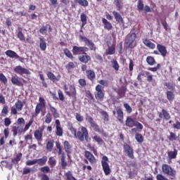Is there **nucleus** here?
Returning <instances> with one entry per match:
<instances>
[{"label":"nucleus","instance_id":"nucleus-26","mask_svg":"<svg viewBox=\"0 0 180 180\" xmlns=\"http://www.w3.org/2000/svg\"><path fill=\"white\" fill-rule=\"evenodd\" d=\"M117 119L119 120L120 123H123V111H122V109H118L117 110Z\"/></svg>","mask_w":180,"mask_h":180},{"label":"nucleus","instance_id":"nucleus-58","mask_svg":"<svg viewBox=\"0 0 180 180\" xmlns=\"http://www.w3.org/2000/svg\"><path fill=\"white\" fill-rule=\"evenodd\" d=\"M31 169L28 167H25L22 171L23 175H27V174H30Z\"/></svg>","mask_w":180,"mask_h":180},{"label":"nucleus","instance_id":"nucleus-10","mask_svg":"<svg viewBox=\"0 0 180 180\" xmlns=\"http://www.w3.org/2000/svg\"><path fill=\"white\" fill-rule=\"evenodd\" d=\"M103 169L105 175H109L112 172L110 167H109V163L107 162H101Z\"/></svg>","mask_w":180,"mask_h":180},{"label":"nucleus","instance_id":"nucleus-55","mask_svg":"<svg viewBox=\"0 0 180 180\" xmlns=\"http://www.w3.org/2000/svg\"><path fill=\"white\" fill-rule=\"evenodd\" d=\"M18 37L20 39V40L23 41L25 40V35H23V33H22V31H19L18 33Z\"/></svg>","mask_w":180,"mask_h":180},{"label":"nucleus","instance_id":"nucleus-13","mask_svg":"<svg viewBox=\"0 0 180 180\" xmlns=\"http://www.w3.org/2000/svg\"><path fill=\"white\" fill-rule=\"evenodd\" d=\"M39 49H41L42 51H46V49H47V44L44 38H39Z\"/></svg>","mask_w":180,"mask_h":180},{"label":"nucleus","instance_id":"nucleus-27","mask_svg":"<svg viewBox=\"0 0 180 180\" xmlns=\"http://www.w3.org/2000/svg\"><path fill=\"white\" fill-rule=\"evenodd\" d=\"M115 45H112L111 46H109L108 49L106 50V54L107 56H112V54H115Z\"/></svg>","mask_w":180,"mask_h":180},{"label":"nucleus","instance_id":"nucleus-48","mask_svg":"<svg viewBox=\"0 0 180 180\" xmlns=\"http://www.w3.org/2000/svg\"><path fill=\"white\" fill-rule=\"evenodd\" d=\"M64 53L65 54L66 57H68V58H73L72 53L68 50V49H65L64 50Z\"/></svg>","mask_w":180,"mask_h":180},{"label":"nucleus","instance_id":"nucleus-54","mask_svg":"<svg viewBox=\"0 0 180 180\" xmlns=\"http://www.w3.org/2000/svg\"><path fill=\"white\" fill-rule=\"evenodd\" d=\"M32 124H33V120H30V122L25 125L24 128V131H27V130H29V127H30Z\"/></svg>","mask_w":180,"mask_h":180},{"label":"nucleus","instance_id":"nucleus-12","mask_svg":"<svg viewBox=\"0 0 180 180\" xmlns=\"http://www.w3.org/2000/svg\"><path fill=\"white\" fill-rule=\"evenodd\" d=\"M6 56H7L8 57H10V58H19L18 54L12 50L6 51Z\"/></svg>","mask_w":180,"mask_h":180},{"label":"nucleus","instance_id":"nucleus-22","mask_svg":"<svg viewBox=\"0 0 180 180\" xmlns=\"http://www.w3.org/2000/svg\"><path fill=\"white\" fill-rule=\"evenodd\" d=\"M136 123V121L134 119H132L130 117H128L126 120V126H128L129 127H133L134 126V124Z\"/></svg>","mask_w":180,"mask_h":180},{"label":"nucleus","instance_id":"nucleus-3","mask_svg":"<svg viewBox=\"0 0 180 180\" xmlns=\"http://www.w3.org/2000/svg\"><path fill=\"white\" fill-rule=\"evenodd\" d=\"M162 169L163 174H165L166 175H169V176L174 177L175 175H176V171H175V169H172L171 166L167 164L162 165Z\"/></svg>","mask_w":180,"mask_h":180},{"label":"nucleus","instance_id":"nucleus-19","mask_svg":"<svg viewBox=\"0 0 180 180\" xmlns=\"http://www.w3.org/2000/svg\"><path fill=\"white\" fill-rule=\"evenodd\" d=\"M85 156L86 158H87V160L90 161V162H95V157L94 156V155H92V153H91V152L86 150Z\"/></svg>","mask_w":180,"mask_h":180},{"label":"nucleus","instance_id":"nucleus-53","mask_svg":"<svg viewBox=\"0 0 180 180\" xmlns=\"http://www.w3.org/2000/svg\"><path fill=\"white\" fill-rule=\"evenodd\" d=\"M94 140H95V141L98 143V144H102V143H103V140H102L101 138L98 136H94Z\"/></svg>","mask_w":180,"mask_h":180},{"label":"nucleus","instance_id":"nucleus-62","mask_svg":"<svg viewBox=\"0 0 180 180\" xmlns=\"http://www.w3.org/2000/svg\"><path fill=\"white\" fill-rule=\"evenodd\" d=\"M99 84L103 86H108L109 85V82L106 80H100Z\"/></svg>","mask_w":180,"mask_h":180},{"label":"nucleus","instance_id":"nucleus-18","mask_svg":"<svg viewBox=\"0 0 180 180\" xmlns=\"http://www.w3.org/2000/svg\"><path fill=\"white\" fill-rule=\"evenodd\" d=\"M65 94L69 96H73V98H75V95L77 94L75 87L74 86H70V91H65Z\"/></svg>","mask_w":180,"mask_h":180},{"label":"nucleus","instance_id":"nucleus-24","mask_svg":"<svg viewBox=\"0 0 180 180\" xmlns=\"http://www.w3.org/2000/svg\"><path fill=\"white\" fill-rule=\"evenodd\" d=\"M102 22L104 25L105 29H107L108 30H110L112 27V24L108 21L105 18H103Z\"/></svg>","mask_w":180,"mask_h":180},{"label":"nucleus","instance_id":"nucleus-1","mask_svg":"<svg viewBox=\"0 0 180 180\" xmlns=\"http://www.w3.org/2000/svg\"><path fill=\"white\" fill-rule=\"evenodd\" d=\"M81 131L77 132V129L73 128L74 136L76 139H78L79 141H86L89 143L91 141V138H89V134L88 133V129L86 127H82Z\"/></svg>","mask_w":180,"mask_h":180},{"label":"nucleus","instance_id":"nucleus-31","mask_svg":"<svg viewBox=\"0 0 180 180\" xmlns=\"http://www.w3.org/2000/svg\"><path fill=\"white\" fill-rule=\"evenodd\" d=\"M86 74L89 79H95V72L92 70H88L86 71Z\"/></svg>","mask_w":180,"mask_h":180},{"label":"nucleus","instance_id":"nucleus-23","mask_svg":"<svg viewBox=\"0 0 180 180\" xmlns=\"http://www.w3.org/2000/svg\"><path fill=\"white\" fill-rule=\"evenodd\" d=\"M113 15L118 23H123V18H122V15H120V13L113 11Z\"/></svg>","mask_w":180,"mask_h":180},{"label":"nucleus","instance_id":"nucleus-56","mask_svg":"<svg viewBox=\"0 0 180 180\" xmlns=\"http://www.w3.org/2000/svg\"><path fill=\"white\" fill-rule=\"evenodd\" d=\"M134 126H136V129H139V130H143V124L139 122H135Z\"/></svg>","mask_w":180,"mask_h":180},{"label":"nucleus","instance_id":"nucleus-25","mask_svg":"<svg viewBox=\"0 0 180 180\" xmlns=\"http://www.w3.org/2000/svg\"><path fill=\"white\" fill-rule=\"evenodd\" d=\"M143 44H145V46H146L147 47H149V49H155V44H154V43L151 42L150 40L148 39H144L143 40Z\"/></svg>","mask_w":180,"mask_h":180},{"label":"nucleus","instance_id":"nucleus-29","mask_svg":"<svg viewBox=\"0 0 180 180\" xmlns=\"http://www.w3.org/2000/svg\"><path fill=\"white\" fill-rule=\"evenodd\" d=\"M49 164L51 168H53L54 167H56V165L57 164V160H56L54 157H51L49 160Z\"/></svg>","mask_w":180,"mask_h":180},{"label":"nucleus","instance_id":"nucleus-49","mask_svg":"<svg viewBox=\"0 0 180 180\" xmlns=\"http://www.w3.org/2000/svg\"><path fill=\"white\" fill-rule=\"evenodd\" d=\"M124 108H125L127 113H131L133 110L131 109V107L129 105V103H124Z\"/></svg>","mask_w":180,"mask_h":180},{"label":"nucleus","instance_id":"nucleus-16","mask_svg":"<svg viewBox=\"0 0 180 180\" xmlns=\"http://www.w3.org/2000/svg\"><path fill=\"white\" fill-rule=\"evenodd\" d=\"M48 105L50 108V110L52 112V115H53V117H55V119H57L58 117H60V115L57 112V109H56V108L53 107L51 105V104H50V103H48Z\"/></svg>","mask_w":180,"mask_h":180},{"label":"nucleus","instance_id":"nucleus-57","mask_svg":"<svg viewBox=\"0 0 180 180\" xmlns=\"http://www.w3.org/2000/svg\"><path fill=\"white\" fill-rule=\"evenodd\" d=\"M34 164H37V160L36 159L33 160H27L26 162V165H34Z\"/></svg>","mask_w":180,"mask_h":180},{"label":"nucleus","instance_id":"nucleus-45","mask_svg":"<svg viewBox=\"0 0 180 180\" xmlns=\"http://www.w3.org/2000/svg\"><path fill=\"white\" fill-rule=\"evenodd\" d=\"M111 63L114 70H115V71H119V63H117V61L113 60Z\"/></svg>","mask_w":180,"mask_h":180},{"label":"nucleus","instance_id":"nucleus-8","mask_svg":"<svg viewBox=\"0 0 180 180\" xmlns=\"http://www.w3.org/2000/svg\"><path fill=\"white\" fill-rule=\"evenodd\" d=\"M86 120H87V122L90 123L91 127H93V129H94L96 131H98V130H99V126H98V124L95 123V121H94V118H92V117L88 116L86 118Z\"/></svg>","mask_w":180,"mask_h":180},{"label":"nucleus","instance_id":"nucleus-46","mask_svg":"<svg viewBox=\"0 0 180 180\" xmlns=\"http://www.w3.org/2000/svg\"><path fill=\"white\" fill-rule=\"evenodd\" d=\"M0 81H2L4 85L8 84V79H6V77H5V75H4L2 73H0Z\"/></svg>","mask_w":180,"mask_h":180},{"label":"nucleus","instance_id":"nucleus-32","mask_svg":"<svg viewBox=\"0 0 180 180\" xmlns=\"http://www.w3.org/2000/svg\"><path fill=\"white\" fill-rule=\"evenodd\" d=\"M135 139L136 141L139 143V144H141V143L144 141V139H143V135H141V134H136Z\"/></svg>","mask_w":180,"mask_h":180},{"label":"nucleus","instance_id":"nucleus-33","mask_svg":"<svg viewBox=\"0 0 180 180\" xmlns=\"http://www.w3.org/2000/svg\"><path fill=\"white\" fill-rule=\"evenodd\" d=\"M80 18L81 22H82V27H84V26L86 25V15L85 13H82Z\"/></svg>","mask_w":180,"mask_h":180},{"label":"nucleus","instance_id":"nucleus-38","mask_svg":"<svg viewBox=\"0 0 180 180\" xmlns=\"http://www.w3.org/2000/svg\"><path fill=\"white\" fill-rule=\"evenodd\" d=\"M42 108H43V105L41 103H38L37 105L36 108H35L36 116H37V115H39V113H40V112H41Z\"/></svg>","mask_w":180,"mask_h":180},{"label":"nucleus","instance_id":"nucleus-36","mask_svg":"<svg viewBox=\"0 0 180 180\" xmlns=\"http://www.w3.org/2000/svg\"><path fill=\"white\" fill-rule=\"evenodd\" d=\"M43 136V134L39 130H37L34 132V137L37 140H41V137Z\"/></svg>","mask_w":180,"mask_h":180},{"label":"nucleus","instance_id":"nucleus-35","mask_svg":"<svg viewBox=\"0 0 180 180\" xmlns=\"http://www.w3.org/2000/svg\"><path fill=\"white\" fill-rule=\"evenodd\" d=\"M162 113L166 120H169V119H171V115H169V113L168 112L167 110L162 109Z\"/></svg>","mask_w":180,"mask_h":180},{"label":"nucleus","instance_id":"nucleus-60","mask_svg":"<svg viewBox=\"0 0 180 180\" xmlns=\"http://www.w3.org/2000/svg\"><path fill=\"white\" fill-rule=\"evenodd\" d=\"M118 95L120 98H124V95H126V91L124 89H120L118 91Z\"/></svg>","mask_w":180,"mask_h":180},{"label":"nucleus","instance_id":"nucleus-11","mask_svg":"<svg viewBox=\"0 0 180 180\" xmlns=\"http://www.w3.org/2000/svg\"><path fill=\"white\" fill-rule=\"evenodd\" d=\"M157 49L158 50L159 53H160L161 56H162V57H167V48H165V46L161 44H158Z\"/></svg>","mask_w":180,"mask_h":180},{"label":"nucleus","instance_id":"nucleus-28","mask_svg":"<svg viewBox=\"0 0 180 180\" xmlns=\"http://www.w3.org/2000/svg\"><path fill=\"white\" fill-rule=\"evenodd\" d=\"M15 106L17 110H18V112H20V110H22V109L23 108V102H22V101L20 100H18V101L15 104Z\"/></svg>","mask_w":180,"mask_h":180},{"label":"nucleus","instance_id":"nucleus-51","mask_svg":"<svg viewBox=\"0 0 180 180\" xmlns=\"http://www.w3.org/2000/svg\"><path fill=\"white\" fill-rule=\"evenodd\" d=\"M41 172H44V174H47L48 172H50V167L49 166H45L41 168Z\"/></svg>","mask_w":180,"mask_h":180},{"label":"nucleus","instance_id":"nucleus-50","mask_svg":"<svg viewBox=\"0 0 180 180\" xmlns=\"http://www.w3.org/2000/svg\"><path fill=\"white\" fill-rule=\"evenodd\" d=\"M45 122H46L47 124L51 122V114L50 112H48V113L46 114Z\"/></svg>","mask_w":180,"mask_h":180},{"label":"nucleus","instance_id":"nucleus-52","mask_svg":"<svg viewBox=\"0 0 180 180\" xmlns=\"http://www.w3.org/2000/svg\"><path fill=\"white\" fill-rule=\"evenodd\" d=\"M65 176L67 177L66 180H73L74 179V176H72V173H71V172H68L65 174Z\"/></svg>","mask_w":180,"mask_h":180},{"label":"nucleus","instance_id":"nucleus-40","mask_svg":"<svg viewBox=\"0 0 180 180\" xmlns=\"http://www.w3.org/2000/svg\"><path fill=\"white\" fill-rule=\"evenodd\" d=\"M75 1L82 6H88V1L86 0H75Z\"/></svg>","mask_w":180,"mask_h":180},{"label":"nucleus","instance_id":"nucleus-39","mask_svg":"<svg viewBox=\"0 0 180 180\" xmlns=\"http://www.w3.org/2000/svg\"><path fill=\"white\" fill-rule=\"evenodd\" d=\"M138 5H137V8H138V11H139V12H141V11H143L144 9V4L143 3L142 0H138Z\"/></svg>","mask_w":180,"mask_h":180},{"label":"nucleus","instance_id":"nucleus-4","mask_svg":"<svg viewBox=\"0 0 180 180\" xmlns=\"http://www.w3.org/2000/svg\"><path fill=\"white\" fill-rule=\"evenodd\" d=\"M79 38L83 40V41L85 43L86 46H88L89 47L90 50H96V47H95V44H94V41L92 40L89 39L86 37H84L82 35L79 36Z\"/></svg>","mask_w":180,"mask_h":180},{"label":"nucleus","instance_id":"nucleus-61","mask_svg":"<svg viewBox=\"0 0 180 180\" xmlns=\"http://www.w3.org/2000/svg\"><path fill=\"white\" fill-rule=\"evenodd\" d=\"M79 84L81 86H86V81L84 79H79Z\"/></svg>","mask_w":180,"mask_h":180},{"label":"nucleus","instance_id":"nucleus-17","mask_svg":"<svg viewBox=\"0 0 180 180\" xmlns=\"http://www.w3.org/2000/svg\"><path fill=\"white\" fill-rule=\"evenodd\" d=\"M37 164L40 167H43V165H46V162H47V158L46 156H44L40 159H36Z\"/></svg>","mask_w":180,"mask_h":180},{"label":"nucleus","instance_id":"nucleus-64","mask_svg":"<svg viewBox=\"0 0 180 180\" xmlns=\"http://www.w3.org/2000/svg\"><path fill=\"white\" fill-rule=\"evenodd\" d=\"M8 105H4L1 111V113H3L4 115H8Z\"/></svg>","mask_w":180,"mask_h":180},{"label":"nucleus","instance_id":"nucleus-41","mask_svg":"<svg viewBox=\"0 0 180 180\" xmlns=\"http://www.w3.org/2000/svg\"><path fill=\"white\" fill-rule=\"evenodd\" d=\"M21 158H22V153H19L18 155H16L15 159L12 160V162L13 164H18V162H19V161H20Z\"/></svg>","mask_w":180,"mask_h":180},{"label":"nucleus","instance_id":"nucleus-43","mask_svg":"<svg viewBox=\"0 0 180 180\" xmlns=\"http://www.w3.org/2000/svg\"><path fill=\"white\" fill-rule=\"evenodd\" d=\"M53 147H54V143L52 141H48L46 143V149L48 151H53Z\"/></svg>","mask_w":180,"mask_h":180},{"label":"nucleus","instance_id":"nucleus-21","mask_svg":"<svg viewBox=\"0 0 180 180\" xmlns=\"http://www.w3.org/2000/svg\"><path fill=\"white\" fill-rule=\"evenodd\" d=\"M169 160H175L176 155H178V150L174 149V151H169L167 153Z\"/></svg>","mask_w":180,"mask_h":180},{"label":"nucleus","instance_id":"nucleus-37","mask_svg":"<svg viewBox=\"0 0 180 180\" xmlns=\"http://www.w3.org/2000/svg\"><path fill=\"white\" fill-rule=\"evenodd\" d=\"M167 97L168 101H174V98H175V96L174 95V93H172V91H167Z\"/></svg>","mask_w":180,"mask_h":180},{"label":"nucleus","instance_id":"nucleus-20","mask_svg":"<svg viewBox=\"0 0 180 180\" xmlns=\"http://www.w3.org/2000/svg\"><path fill=\"white\" fill-rule=\"evenodd\" d=\"M67 165V161H65V154L63 153L62 155H60V165L63 169H65Z\"/></svg>","mask_w":180,"mask_h":180},{"label":"nucleus","instance_id":"nucleus-63","mask_svg":"<svg viewBox=\"0 0 180 180\" xmlns=\"http://www.w3.org/2000/svg\"><path fill=\"white\" fill-rule=\"evenodd\" d=\"M102 115L104 117V120H105V121L109 120V115H108V112H106V111H103Z\"/></svg>","mask_w":180,"mask_h":180},{"label":"nucleus","instance_id":"nucleus-59","mask_svg":"<svg viewBox=\"0 0 180 180\" xmlns=\"http://www.w3.org/2000/svg\"><path fill=\"white\" fill-rule=\"evenodd\" d=\"M39 32L41 34H44V33H47V27L46 26H43L41 28H40Z\"/></svg>","mask_w":180,"mask_h":180},{"label":"nucleus","instance_id":"nucleus-44","mask_svg":"<svg viewBox=\"0 0 180 180\" xmlns=\"http://www.w3.org/2000/svg\"><path fill=\"white\" fill-rule=\"evenodd\" d=\"M56 134L59 137H61V136H63V128H61V127H56Z\"/></svg>","mask_w":180,"mask_h":180},{"label":"nucleus","instance_id":"nucleus-6","mask_svg":"<svg viewBox=\"0 0 180 180\" xmlns=\"http://www.w3.org/2000/svg\"><path fill=\"white\" fill-rule=\"evenodd\" d=\"M102 89H103V87L100 84L96 86V98L97 99H103L105 94L102 91Z\"/></svg>","mask_w":180,"mask_h":180},{"label":"nucleus","instance_id":"nucleus-47","mask_svg":"<svg viewBox=\"0 0 180 180\" xmlns=\"http://www.w3.org/2000/svg\"><path fill=\"white\" fill-rule=\"evenodd\" d=\"M47 77L51 81H56V79H57V77H56V75H54V74L53 72H49L47 74Z\"/></svg>","mask_w":180,"mask_h":180},{"label":"nucleus","instance_id":"nucleus-7","mask_svg":"<svg viewBox=\"0 0 180 180\" xmlns=\"http://www.w3.org/2000/svg\"><path fill=\"white\" fill-rule=\"evenodd\" d=\"M14 71L16 72V74H20V75H23V74H30L29 70L22 68L20 65L15 67Z\"/></svg>","mask_w":180,"mask_h":180},{"label":"nucleus","instance_id":"nucleus-42","mask_svg":"<svg viewBox=\"0 0 180 180\" xmlns=\"http://www.w3.org/2000/svg\"><path fill=\"white\" fill-rule=\"evenodd\" d=\"M120 0H115V4L117 6V11H120L123 8V3H120Z\"/></svg>","mask_w":180,"mask_h":180},{"label":"nucleus","instance_id":"nucleus-34","mask_svg":"<svg viewBox=\"0 0 180 180\" xmlns=\"http://www.w3.org/2000/svg\"><path fill=\"white\" fill-rule=\"evenodd\" d=\"M146 61L149 65H154L155 64V60L153 56H148L146 58Z\"/></svg>","mask_w":180,"mask_h":180},{"label":"nucleus","instance_id":"nucleus-5","mask_svg":"<svg viewBox=\"0 0 180 180\" xmlns=\"http://www.w3.org/2000/svg\"><path fill=\"white\" fill-rule=\"evenodd\" d=\"M124 152L126 153V154H127L128 157L129 158H131V160L134 159L133 148H131V147H130V146H129L127 143H125L124 145Z\"/></svg>","mask_w":180,"mask_h":180},{"label":"nucleus","instance_id":"nucleus-2","mask_svg":"<svg viewBox=\"0 0 180 180\" xmlns=\"http://www.w3.org/2000/svg\"><path fill=\"white\" fill-rule=\"evenodd\" d=\"M136 37H137L136 33H129L125 39V47L127 49H134L136 47Z\"/></svg>","mask_w":180,"mask_h":180},{"label":"nucleus","instance_id":"nucleus-30","mask_svg":"<svg viewBox=\"0 0 180 180\" xmlns=\"http://www.w3.org/2000/svg\"><path fill=\"white\" fill-rule=\"evenodd\" d=\"M91 60V56H79V61H81L82 63H88V60Z\"/></svg>","mask_w":180,"mask_h":180},{"label":"nucleus","instance_id":"nucleus-14","mask_svg":"<svg viewBox=\"0 0 180 180\" xmlns=\"http://www.w3.org/2000/svg\"><path fill=\"white\" fill-rule=\"evenodd\" d=\"M64 150L67 154H71V145L68 141H65L63 143Z\"/></svg>","mask_w":180,"mask_h":180},{"label":"nucleus","instance_id":"nucleus-9","mask_svg":"<svg viewBox=\"0 0 180 180\" xmlns=\"http://www.w3.org/2000/svg\"><path fill=\"white\" fill-rule=\"evenodd\" d=\"M88 50H89V49L85 46H82V47L74 46L72 51L73 54H78V53L88 51Z\"/></svg>","mask_w":180,"mask_h":180},{"label":"nucleus","instance_id":"nucleus-15","mask_svg":"<svg viewBox=\"0 0 180 180\" xmlns=\"http://www.w3.org/2000/svg\"><path fill=\"white\" fill-rule=\"evenodd\" d=\"M11 82L13 85H17V86H22L23 85V84H22L20 82V79H19L18 77H12Z\"/></svg>","mask_w":180,"mask_h":180}]
</instances>
